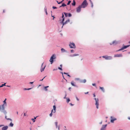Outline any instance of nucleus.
Instances as JSON below:
<instances>
[{"mask_svg":"<svg viewBox=\"0 0 130 130\" xmlns=\"http://www.w3.org/2000/svg\"><path fill=\"white\" fill-rule=\"evenodd\" d=\"M34 119H32L31 120L33 121V122H35V120H34Z\"/></svg>","mask_w":130,"mask_h":130,"instance_id":"nucleus-38","label":"nucleus"},{"mask_svg":"<svg viewBox=\"0 0 130 130\" xmlns=\"http://www.w3.org/2000/svg\"><path fill=\"white\" fill-rule=\"evenodd\" d=\"M61 73L62 74V75H63V73L62 72H61Z\"/></svg>","mask_w":130,"mask_h":130,"instance_id":"nucleus-59","label":"nucleus"},{"mask_svg":"<svg viewBox=\"0 0 130 130\" xmlns=\"http://www.w3.org/2000/svg\"><path fill=\"white\" fill-rule=\"evenodd\" d=\"M88 92H85V94H88Z\"/></svg>","mask_w":130,"mask_h":130,"instance_id":"nucleus-49","label":"nucleus"},{"mask_svg":"<svg viewBox=\"0 0 130 130\" xmlns=\"http://www.w3.org/2000/svg\"><path fill=\"white\" fill-rule=\"evenodd\" d=\"M71 53H73L74 51L73 50H72L71 51Z\"/></svg>","mask_w":130,"mask_h":130,"instance_id":"nucleus-47","label":"nucleus"},{"mask_svg":"<svg viewBox=\"0 0 130 130\" xmlns=\"http://www.w3.org/2000/svg\"><path fill=\"white\" fill-rule=\"evenodd\" d=\"M71 84L72 85V86H75L76 87V86L74 84V83L73 81H72L71 82Z\"/></svg>","mask_w":130,"mask_h":130,"instance_id":"nucleus-15","label":"nucleus"},{"mask_svg":"<svg viewBox=\"0 0 130 130\" xmlns=\"http://www.w3.org/2000/svg\"><path fill=\"white\" fill-rule=\"evenodd\" d=\"M82 8L80 6H79L76 9V11L77 12H79L81 11V8Z\"/></svg>","mask_w":130,"mask_h":130,"instance_id":"nucleus-9","label":"nucleus"},{"mask_svg":"<svg viewBox=\"0 0 130 130\" xmlns=\"http://www.w3.org/2000/svg\"><path fill=\"white\" fill-rule=\"evenodd\" d=\"M3 102L4 104L3 105H5L6 106H7V104L6 101H4Z\"/></svg>","mask_w":130,"mask_h":130,"instance_id":"nucleus-19","label":"nucleus"},{"mask_svg":"<svg viewBox=\"0 0 130 130\" xmlns=\"http://www.w3.org/2000/svg\"><path fill=\"white\" fill-rule=\"evenodd\" d=\"M64 74H68V73H65V72H64Z\"/></svg>","mask_w":130,"mask_h":130,"instance_id":"nucleus-50","label":"nucleus"},{"mask_svg":"<svg viewBox=\"0 0 130 130\" xmlns=\"http://www.w3.org/2000/svg\"><path fill=\"white\" fill-rule=\"evenodd\" d=\"M58 129L59 130V126L58 127Z\"/></svg>","mask_w":130,"mask_h":130,"instance_id":"nucleus-61","label":"nucleus"},{"mask_svg":"<svg viewBox=\"0 0 130 130\" xmlns=\"http://www.w3.org/2000/svg\"><path fill=\"white\" fill-rule=\"evenodd\" d=\"M69 90H70V89H71V88H69Z\"/></svg>","mask_w":130,"mask_h":130,"instance_id":"nucleus-64","label":"nucleus"},{"mask_svg":"<svg viewBox=\"0 0 130 130\" xmlns=\"http://www.w3.org/2000/svg\"><path fill=\"white\" fill-rule=\"evenodd\" d=\"M62 77H63V78L64 79H65L64 78V76L63 75H62Z\"/></svg>","mask_w":130,"mask_h":130,"instance_id":"nucleus-53","label":"nucleus"},{"mask_svg":"<svg viewBox=\"0 0 130 130\" xmlns=\"http://www.w3.org/2000/svg\"><path fill=\"white\" fill-rule=\"evenodd\" d=\"M33 83V82H30V83L31 84H32Z\"/></svg>","mask_w":130,"mask_h":130,"instance_id":"nucleus-56","label":"nucleus"},{"mask_svg":"<svg viewBox=\"0 0 130 130\" xmlns=\"http://www.w3.org/2000/svg\"><path fill=\"white\" fill-rule=\"evenodd\" d=\"M71 1H68L67 4V5H69L70 4V3H71Z\"/></svg>","mask_w":130,"mask_h":130,"instance_id":"nucleus-32","label":"nucleus"},{"mask_svg":"<svg viewBox=\"0 0 130 130\" xmlns=\"http://www.w3.org/2000/svg\"><path fill=\"white\" fill-rule=\"evenodd\" d=\"M122 56L121 54H117L115 55H114V57H122Z\"/></svg>","mask_w":130,"mask_h":130,"instance_id":"nucleus-11","label":"nucleus"},{"mask_svg":"<svg viewBox=\"0 0 130 130\" xmlns=\"http://www.w3.org/2000/svg\"><path fill=\"white\" fill-rule=\"evenodd\" d=\"M9 126L11 127H13V124L12 123V122H11L9 125Z\"/></svg>","mask_w":130,"mask_h":130,"instance_id":"nucleus-21","label":"nucleus"},{"mask_svg":"<svg viewBox=\"0 0 130 130\" xmlns=\"http://www.w3.org/2000/svg\"><path fill=\"white\" fill-rule=\"evenodd\" d=\"M117 43V42L115 41L113 42L112 43V44H110V45H111L112 44H116Z\"/></svg>","mask_w":130,"mask_h":130,"instance_id":"nucleus-20","label":"nucleus"},{"mask_svg":"<svg viewBox=\"0 0 130 130\" xmlns=\"http://www.w3.org/2000/svg\"><path fill=\"white\" fill-rule=\"evenodd\" d=\"M92 85L93 86H96L95 84H92Z\"/></svg>","mask_w":130,"mask_h":130,"instance_id":"nucleus-43","label":"nucleus"},{"mask_svg":"<svg viewBox=\"0 0 130 130\" xmlns=\"http://www.w3.org/2000/svg\"><path fill=\"white\" fill-rule=\"evenodd\" d=\"M67 76H69V77H70V75H69V74H67Z\"/></svg>","mask_w":130,"mask_h":130,"instance_id":"nucleus-48","label":"nucleus"},{"mask_svg":"<svg viewBox=\"0 0 130 130\" xmlns=\"http://www.w3.org/2000/svg\"><path fill=\"white\" fill-rule=\"evenodd\" d=\"M100 88L102 91L103 92H104V90L103 87H100Z\"/></svg>","mask_w":130,"mask_h":130,"instance_id":"nucleus-18","label":"nucleus"},{"mask_svg":"<svg viewBox=\"0 0 130 130\" xmlns=\"http://www.w3.org/2000/svg\"><path fill=\"white\" fill-rule=\"evenodd\" d=\"M88 5L86 0H84L80 6L82 8H85Z\"/></svg>","mask_w":130,"mask_h":130,"instance_id":"nucleus-2","label":"nucleus"},{"mask_svg":"<svg viewBox=\"0 0 130 130\" xmlns=\"http://www.w3.org/2000/svg\"><path fill=\"white\" fill-rule=\"evenodd\" d=\"M55 124L56 125V128H57L58 127V125H57V122H56L55 123Z\"/></svg>","mask_w":130,"mask_h":130,"instance_id":"nucleus-31","label":"nucleus"},{"mask_svg":"<svg viewBox=\"0 0 130 130\" xmlns=\"http://www.w3.org/2000/svg\"><path fill=\"white\" fill-rule=\"evenodd\" d=\"M6 100H7L6 99H5V100L4 101H6Z\"/></svg>","mask_w":130,"mask_h":130,"instance_id":"nucleus-60","label":"nucleus"},{"mask_svg":"<svg viewBox=\"0 0 130 130\" xmlns=\"http://www.w3.org/2000/svg\"><path fill=\"white\" fill-rule=\"evenodd\" d=\"M5 118L7 120H9L10 121H12V120L11 119H10V118H7V116H5Z\"/></svg>","mask_w":130,"mask_h":130,"instance_id":"nucleus-25","label":"nucleus"},{"mask_svg":"<svg viewBox=\"0 0 130 130\" xmlns=\"http://www.w3.org/2000/svg\"><path fill=\"white\" fill-rule=\"evenodd\" d=\"M69 46L71 48H75V46L74 43H70L69 44Z\"/></svg>","mask_w":130,"mask_h":130,"instance_id":"nucleus-6","label":"nucleus"},{"mask_svg":"<svg viewBox=\"0 0 130 130\" xmlns=\"http://www.w3.org/2000/svg\"><path fill=\"white\" fill-rule=\"evenodd\" d=\"M111 122L112 123H113L114 121L116 120V119L114 118H113L112 117H111Z\"/></svg>","mask_w":130,"mask_h":130,"instance_id":"nucleus-12","label":"nucleus"},{"mask_svg":"<svg viewBox=\"0 0 130 130\" xmlns=\"http://www.w3.org/2000/svg\"><path fill=\"white\" fill-rule=\"evenodd\" d=\"M89 1H90V2L91 3H92V2L91 1V0H89Z\"/></svg>","mask_w":130,"mask_h":130,"instance_id":"nucleus-52","label":"nucleus"},{"mask_svg":"<svg viewBox=\"0 0 130 130\" xmlns=\"http://www.w3.org/2000/svg\"><path fill=\"white\" fill-rule=\"evenodd\" d=\"M56 58L55 55L54 54H53L51 57L50 61L51 62V63L52 64L53 62V59H55Z\"/></svg>","mask_w":130,"mask_h":130,"instance_id":"nucleus-3","label":"nucleus"},{"mask_svg":"<svg viewBox=\"0 0 130 130\" xmlns=\"http://www.w3.org/2000/svg\"><path fill=\"white\" fill-rule=\"evenodd\" d=\"M53 8L54 9H56L57 8L56 7H54V6H53Z\"/></svg>","mask_w":130,"mask_h":130,"instance_id":"nucleus-40","label":"nucleus"},{"mask_svg":"<svg viewBox=\"0 0 130 130\" xmlns=\"http://www.w3.org/2000/svg\"><path fill=\"white\" fill-rule=\"evenodd\" d=\"M36 118V117H34V119H35Z\"/></svg>","mask_w":130,"mask_h":130,"instance_id":"nucleus-62","label":"nucleus"},{"mask_svg":"<svg viewBox=\"0 0 130 130\" xmlns=\"http://www.w3.org/2000/svg\"><path fill=\"white\" fill-rule=\"evenodd\" d=\"M45 77H44V78L42 79L41 80H43V79L44 78H45Z\"/></svg>","mask_w":130,"mask_h":130,"instance_id":"nucleus-58","label":"nucleus"},{"mask_svg":"<svg viewBox=\"0 0 130 130\" xmlns=\"http://www.w3.org/2000/svg\"><path fill=\"white\" fill-rule=\"evenodd\" d=\"M76 99L78 101H79V99H78V98L77 97H76Z\"/></svg>","mask_w":130,"mask_h":130,"instance_id":"nucleus-45","label":"nucleus"},{"mask_svg":"<svg viewBox=\"0 0 130 130\" xmlns=\"http://www.w3.org/2000/svg\"><path fill=\"white\" fill-rule=\"evenodd\" d=\"M63 0L62 1H61V2H59V3H58V1H57V3H58V4H60L61 3H62V2L63 1Z\"/></svg>","mask_w":130,"mask_h":130,"instance_id":"nucleus-34","label":"nucleus"},{"mask_svg":"<svg viewBox=\"0 0 130 130\" xmlns=\"http://www.w3.org/2000/svg\"><path fill=\"white\" fill-rule=\"evenodd\" d=\"M3 13L5 12V10H3Z\"/></svg>","mask_w":130,"mask_h":130,"instance_id":"nucleus-63","label":"nucleus"},{"mask_svg":"<svg viewBox=\"0 0 130 130\" xmlns=\"http://www.w3.org/2000/svg\"><path fill=\"white\" fill-rule=\"evenodd\" d=\"M62 18H63L62 21L61 22V23H62L63 24V23H64L63 22L64 21V15L63 14H62Z\"/></svg>","mask_w":130,"mask_h":130,"instance_id":"nucleus-17","label":"nucleus"},{"mask_svg":"<svg viewBox=\"0 0 130 130\" xmlns=\"http://www.w3.org/2000/svg\"><path fill=\"white\" fill-rule=\"evenodd\" d=\"M8 128L7 126H5L3 127L2 128V130H6Z\"/></svg>","mask_w":130,"mask_h":130,"instance_id":"nucleus-14","label":"nucleus"},{"mask_svg":"<svg viewBox=\"0 0 130 130\" xmlns=\"http://www.w3.org/2000/svg\"><path fill=\"white\" fill-rule=\"evenodd\" d=\"M102 57L105 58L106 60H110L112 59V57L111 56H103Z\"/></svg>","mask_w":130,"mask_h":130,"instance_id":"nucleus-5","label":"nucleus"},{"mask_svg":"<svg viewBox=\"0 0 130 130\" xmlns=\"http://www.w3.org/2000/svg\"><path fill=\"white\" fill-rule=\"evenodd\" d=\"M78 55H79L78 54H74L72 55L71 56L72 57H73V56H78Z\"/></svg>","mask_w":130,"mask_h":130,"instance_id":"nucleus-27","label":"nucleus"},{"mask_svg":"<svg viewBox=\"0 0 130 130\" xmlns=\"http://www.w3.org/2000/svg\"><path fill=\"white\" fill-rule=\"evenodd\" d=\"M31 89V88H28V89H26V88H25L24 89L25 90H29L30 89Z\"/></svg>","mask_w":130,"mask_h":130,"instance_id":"nucleus-36","label":"nucleus"},{"mask_svg":"<svg viewBox=\"0 0 130 130\" xmlns=\"http://www.w3.org/2000/svg\"><path fill=\"white\" fill-rule=\"evenodd\" d=\"M64 14H65L66 17H71L72 16L71 14L70 13H67L65 12H64Z\"/></svg>","mask_w":130,"mask_h":130,"instance_id":"nucleus-8","label":"nucleus"},{"mask_svg":"<svg viewBox=\"0 0 130 130\" xmlns=\"http://www.w3.org/2000/svg\"><path fill=\"white\" fill-rule=\"evenodd\" d=\"M66 96H67V94H65V96L64 97V99H66Z\"/></svg>","mask_w":130,"mask_h":130,"instance_id":"nucleus-42","label":"nucleus"},{"mask_svg":"<svg viewBox=\"0 0 130 130\" xmlns=\"http://www.w3.org/2000/svg\"><path fill=\"white\" fill-rule=\"evenodd\" d=\"M58 69H59V70H62V69L61 68H60V67H59L58 68Z\"/></svg>","mask_w":130,"mask_h":130,"instance_id":"nucleus-37","label":"nucleus"},{"mask_svg":"<svg viewBox=\"0 0 130 130\" xmlns=\"http://www.w3.org/2000/svg\"><path fill=\"white\" fill-rule=\"evenodd\" d=\"M86 80L85 79H84L82 80L81 82L82 83H85L86 82Z\"/></svg>","mask_w":130,"mask_h":130,"instance_id":"nucleus-22","label":"nucleus"},{"mask_svg":"<svg viewBox=\"0 0 130 130\" xmlns=\"http://www.w3.org/2000/svg\"><path fill=\"white\" fill-rule=\"evenodd\" d=\"M6 83H5L4 84H2L1 86H0V87H2L3 86H5Z\"/></svg>","mask_w":130,"mask_h":130,"instance_id":"nucleus-30","label":"nucleus"},{"mask_svg":"<svg viewBox=\"0 0 130 130\" xmlns=\"http://www.w3.org/2000/svg\"><path fill=\"white\" fill-rule=\"evenodd\" d=\"M44 89L45 91H46L47 90V88H45V87H44Z\"/></svg>","mask_w":130,"mask_h":130,"instance_id":"nucleus-39","label":"nucleus"},{"mask_svg":"<svg viewBox=\"0 0 130 130\" xmlns=\"http://www.w3.org/2000/svg\"><path fill=\"white\" fill-rule=\"evenodd\" d=\"M3 126V125H0V127H1Z\"/></svg>","mask_w":130,"mask_h":130,"instance_id":"nucleus-51","label":"nucleus"},{"mask_svg":"<svg viewBox=\"0 0 130 130\" xmlns=\"http://www.w3.org/2000/svg\"><path fill=\"white\" fill-rule=\"evenodd\" d=\"M66 6V5L64 3H63L62 4V5L60 6V7H64V6Z\"/></svg>","mask_w":130,"mask_h":130,"instance_id":"nucleus-26","label":"nucleus"},{"mask_svg":"<svg viewBox=\"0 0 130 130\" xmlns=\"http://www.w3.org/2000/svg\"><path fill=\"white\" fill-rule=\"evenodd\" d=\"M107 125V124L103 125L101 128V130H105Z\"/></svg>","mask_w":130,"mask_h":130,"instance_id":"nucleus-10","label":"nucleus"},{"mask_svg":"<svg viewBox=\"0 0 130 130\" xmlns=\"http://www.w3.org/2000/svg\"><path fill=\"white\" fill-rule=\"evenodd\" d=\"M129 45H128L126 46H124L123 47H122L121 49L119 50H118V51L123 50L124 49L126 48L129 47Z\"/></svg>","mask_w":130,"mask_h":130,"instance_id":"nucleus-7","label":"nucleus"},{"mask_svg":"<svg viewBox=\"0 0 130 130\" xmlns=\"http://www.w3.org/2000/svg\"><path fill=\"white\" fill-rule=\"evenodd\" d=\"M53 109L54 110L53 112L55 113L56 111V107L55 106V105H54L53 106Z\"/></svg>","mask_w":130,"mask_h":130,"instance_id":"nucleus-16","label":"nucleus"},{"mask_svg":"<svg viewBox=\"0 0 130 130\" xmlns=\"http://www.w3.org/2000/svg\"><path fill=\"white\" fill-rule=\"evenodd\" d=\"M75 3H76L75 1L74 0L73 1V3H72V5L73 6H74L75 5Z\"/></svg>","mask_w":130,"mask_h":130,"instance_id":"nucleus-28","label":"nucleus"},{"mask_svg":"<svg viewBox=\"0 0 130 130\" xmlns=\"http://www.w3.org/2000/svg\"><path fill=\"white\" fill-rule=\"evenodd\" d=\"M24 116H26V113H24Z\"/></svg>","mask_w":130,"mask_h":130,"instance_id":"nucleus-46","label":"nucleus"},{"mask_svg":"<svg viewBox=\"0 0 130 130\" xmlns=\"http://www.w3.org/2000/svg\"><path fill=\"white\" fill-rule=\"evenodd\" d=\"M91 3V7H93V3Z\"/></svg>","mask_w":130,"mask_h":130,"instance_id":"nucleus-41","label":"nucleus"},{"mask_svg":"<svg viewBox=\"0 0 130 130\" xmlns=\"http://www.w3.org/2000/svg\"><path fill=\"white\" fill-rule=\"evenodd\" d=\"M70 21V20L69 19L68 20H67L66 21L64 22L63 23V26L67 23L68 22H69Z\"/></svg>","mask_w":130,"mask_h":130,"instance_id":"nucleus-13","label":"nucleus"},{"mask_svg":"<svg viewBox=\"0 0 130 130\" xmlns=\"http://www.w3.org/2000/svg\"><path fill=\"white\" fill-rule=\"evenodd\" d=\"M61 51L62 52H64L66 51L63 48H62L61 49Z\"/></svg>","mask_w":130,"mask_h":130,"instance_id":"nucleus-23","label":"nucleus"},{"mask_svg":"<svg viewBox=\"0 0 130 130\" xmlns=\"http://www.w3.org/2000/svg\"><path fill=\"white\" fill-rule=\"evenodd\" d=\"M70 104L71 106H73V104H72V103H70Z\"/></svg>","mask_w":130,"mask_h":130,"instance_id":"nucleus-55","label":"nucleus"},{"mask_svg":"<svg viewBox=\"0 0 130 130\" xmlns=\"http://www.w3.org/2000/svg\"><path fill=\"white\" fill-rule=\"evenodd\" d=\"M62 64H61L60 65V67H62Z\"/></svg>","mask_w":130,"mask_h":130,"instance_id":"nucleus-57","label":"nucleus"},{"mask_svg":"<svg viewBox=\"0 0 130 130\" xmlns=\"http://www.w3.org/2000/svg\"><path fill=\"white\" fill-rule=\"evenodd\" d=\"M6 106L2 105L0 107V111L3 112L5 114H6L7 113L6 111L5 110V107Z\"/></svg>","mask_w":130,"mask_h":130,"instance_id":"nucleus-1","label":"nucleus"},{"mask_svg":"<svg viewBox=\"0 0 130 130\" xmlns=\"http://www.w3.org/2000/svg\"><path fill=\"white\" fill-rule=\"evenodd\" d=\"M93 96H94V97H95V93H93Z\"/></svg>","mask_w":130,"mask_h":130,"instance_id":"nucleus-44","label":"nucleus"},{"mask_svg":"<svg viewBox=\"0 0 130 130\" xmlns=\"http://www.w3.org/2000/svg\"><path fill=\"white\" fill-rule=\"evenodd\" d=\"M45 66L44 68H43L41 69L40 70H41V72H42V71H43L44 70V68H45Z\"/></svg>","mask_w":130,"mask_h":130,"instance_id":"nucleus-24","label":"nucleus"},{"mask_svg":"<svg viewBox=\"0 0 130 130\" xmlns=\"http://www.w3.org/2000/svg\"><path fill=\"white\" fill-rule=\"evenodd\" d=\"M48 87H49V86H46V87H45V88H47Z\"/></svg>","mask_w":130,"mask_h":130,"instance_id":"nucleus-54","label":"nucleus"},{"mask_svg":"<svg viewBox=\"0 0 130 130\" xmlns=\"http://www.w3.org/2000/svg\"><path fill=\"white\" fill-rule=\"evenodd\" d=\"M53 110L52 109V110L51 112V113L50 114V117H52V112H53Z\"/></svg>","mask_w":130,"mask_h":130,"instance_id":"nucleus-29","label":"nucleus"},{"mask_svg":"<svg viewBox=\"0 0 130 130\" xmlns=\"http://www.w3.org/2000/svg\"><path fill=\"white\" fill-rule=\"evenodd\" d=\"M70 100L69 99H68L67 100V102L68 103L70 101Z\"/></svg>","mask_w":130,"mask_h":130,"instance_id":"nucleus-33","label":"nucleus"},{"mask_svg":"<svg viewBox=\"0 0 130 130\" xmlns=\"http://www.w3.org/2000/svg\"><path fill=\"white\" fill-rule=\"evenodd\" d=\"M45 12L46 13V15H47V11L46 9H45Z\"/></svg>","mask_w":130,"mask_h":130,"instance_id":"nucleus-35","label":"nucleus"},{"mask_svg":"<svg viewBox=\"0 0 130 130\" xmlns=\"http://www.w3.org/2000/svg\"><path fill=\"white\" fill-rule=\"evenodd\" d=\"M94 99L95 101V105L96 106V107L97 109H98L99 105V99H96L95 98H94Z\"/></svg>","mask_w":130,"mask_h":130,"instance_id":"nucleus-4","label":"nucleus"}]
</instances>
